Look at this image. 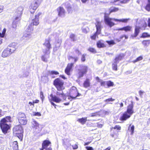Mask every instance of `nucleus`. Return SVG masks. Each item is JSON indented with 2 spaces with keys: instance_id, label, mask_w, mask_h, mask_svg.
<instances>
[{
  "instance_id": "1",
  "label": "nucleus",
  "mask_w": 150,
  "mask_h": 150,
  "mask_svg": "<svg viewBox=\"0 0 150 150\" xmlns=\"http://www.w3.org/2000/svg\"><path fill=\"white\" fill-rule=\"evenodd\" d=\"M11 117L10 116L6 117L2 119L0 122V127L2 132L4 134L7 133L10 128L9 124L11 122Z\"/></svg>"
},
{
  "instance_id": "2",
  "label": "nucleus",
  "mask_w": 150,
  "mask_h": 150,
  "mask_svg": "<svg viewBox=\"0 0 150 150\" xmlns=\"http://www.w3.org/2000/svg\"><path fill=\"white\" fill-rule=\"evenodd\" d=\"M130 19L129 18L118 19L114 18H110L105 15L104 16L105 22L107 25H108L110 27H111L115 25V24L112 22V20L116 21L126 23Z\"/></svg>"
},
{
  "instance_id": "3",
  "label": "nucleus",
  "mask_w": 150,
  "mask_h": 150,
  "mask_svg": "<svg viewBox=\"0 0 150 150\" xmlns=\"http://www.w3.org/2000/svg\"><path fill=\"white\" fill-rule=\"evenodd\" d=\"M31 127L34 132L36 134L39 133L42 130V125L34 120L31 122Z\"/></svg>"
},
{
  "instance_id": "4",
  "label": "nucleus",
  "mask_w": 150,
  "mask_h": 150,
  "mask_svg": "<svg viewBox=\"0 0 150 150\" xmlns=\"http://www.w3.org/2000/svg\"><path fill=\"white\" fill-rule=\"evenodd\" d=\"M64 84L63 81L59 78L56 79L54 81V84L57 90H63L64 89Z\"/></svg>"
},
{
  "instance_id": "5",
  "label": "nucleus",
  "mask_w": 150,
  "mask_h": 150,
  "mask_svg": "<svg viewBox=\"0 0 150 150\" xmlns=\"http://www.w3.org/2000/svg\"><path fill=\"white\" fill-rule=\"evenodd\" d=\"M41 1V0H34L32 2L29 7L30 11L31 13L34 12V11L32 12V10H35L39 6Z\"/></svg>"
},
{
  "instance_id": "6",
  "label": "nucleus",
  "mask_w": 150,
  "mask_h": 150,
  "mask_svg": "<svg viewBox=\"0 0 150 150\" xmlns=\"http://www.w3.org/2000/svg\"><path fill=\"white\" fill-rule=\"evenodd\" d=\"M80 69H78V78H80L83 77L84 74L87 72L88 67L84 65H80Z\"/></svg>"
},
{
  "instance_id": "7",
  "label": "nucleus",
  "mask_w": 150,
  "mask_h": 150,
  "mask_svg": "<svg viewBox=\"0 0 150 150\" xmlns=\"http://www.w3.org/2000/svg\"><path fill=\"white\" fill-rule=\"evenodd\" d=\"M147 24L145 21L142 20H137V23L136 26L141 28L142 30H144L146 27Z\"/></svg>"
},
{
  "instance_id": "8",
  "label": "nucleus",
  "mask_w": 150,
  "mask_h": 150,
  "mask_svg": "<svg viewBox=\"0 0 150 150\" xmlns=\"http://www.w3.org/2000/svg\"><path fill=\"white\" fill-rule=\"evenodd\" d=\"M69 94L73 97L74 99H75L76 97L81 95V94L77 91L76 88L74 86L72 87L71 89Z\"/></svg>"
},
{
  "instance_id": "9",
  "label": "nucleus",
  "mask_w": 150,
  "mask_h": 150,
  "mask_svg": "<svg viewBox=\"0 0 150 150\" xmlns=\"http://www.w3.org/2000/svg\"><path fill=\"white\" fill-rule=\"evenodd\" d=\"M51 144V142L49 140H45L44 141L42 144V148L40 150H52V148L47 147Z\"/></svg>"
},
{
  "instance_id": "10",
  "label": "nucleus",
  "mask_w": 150,
  "mask_h": 150,
  "mask_svg": "<svg viewBox=\"0 0 150 150\" xmlns=\"http://www.w3.org/2000/svg\"><path fill=\"white\" fill-rule=\"evenodd\" d=\"M41 13L40 12L38 13L35 15L34 18H33L31 20L30 24L33 26L34 25H37L39 23V17L41 15Z\"/></svg>"
},
{
  "instance_id": "11",
  "label": "nucleus",
  "mask_w": 150,
  "mask_h": 150,
  "mask_svg": "<svg viewBox=\"0 0 150 150\" xmlns=\"http://www.w3.org/2000/svg\"><path fill=\"white\" fill-rule=\"evenodd\" d=\"M7 48L8 49L11 53L12 54L14 52L17 48V44L15 43H12L9 45Z\"/></svg>"
},
{
  "instance_id": "12",
  "label": "nucleus",
  "mask_w": 150,
  "mask_h": 150,
  "mask_svg": "<svg viewBox=\"0 0 150 150\" xmlns=\"http://www.w3.org/2000/svg\"><path fill=\"white\" fill-rule=\"evenodd\" d=\"M13 131L16 134H21L23 132V129L21 125L15 126L13 128Z\"/></svg>"
},
{
  "instance_id": "13",
  "label": "nucleus",
  "mask_w": 150,
  "mask_h": 150,
  "mask_svg": "<svg viewBox=\"0 0 150 150\" xmlns=\"http://www.w3.org/2000/svg\"><path fill=\"white\" fill-rule=\"evenodd\" d=\"M58 12V16L61 17H64L65 16V11L64 8L59 7L57 9Z\"/></svg>"
},
{
  "instance_id": "14",
  "label": "nucleus",
  "mask_w": 150,
  "mask_h": 150,
  "mask_svg": "<svg viewBox=\"0 0 150 150\" xmlns=\"http://www.w3.org/2000/svg\"><path fill=\"white\" fill-rule=\"evenodd\" d=\"M133 107L134 105L133 104V102L132 101L131 104L127 106V110L125 112L131 115L134 113Z\"/></svg>"
},
{
  "instance_id": "15",
  "label": "nucleus",
  "mask_w": 150,
  "mask_h": 150,
  "mask_svg": "<svg viewBox=\"0 0 150 150\" xmlns=\"http://www.w3.org/2000/svg\"><path fill=\"white\" fill-rule=\"evenodd\" d=\"M73 65L74 64L73 63H69L68 64L65 70V72L67 75H70V72L72 70Z\"/></svg>"
},
{
  "instance_id": "16",
  "label": "nucleus",
  "mask_w": 150,
  "mask_h": 150,
  "mask_svg": "<svg viewBox=\"0 0 150 150\" xmlns=\"http://www.w3.org/2000/svg\"><path fill=\"white\" fill-rule=\"evenodd\" d=\"M21 19L19 17H16L14 20L13 21L12 27L13 28H16L19 25L20 23L19 21Z\"/></svg>"
},
{
  "instance_id": "17",
  "label": "nucleus",
  "mask_w": 150,
  "mask_h": 150,
  "mask_svg": "<svg viewBox=\"0 0 150 150\" xmlns=\"http://www.w3.org/2000/svg\"><path fill=\"white\" fill-rule=\"evenodd\" d=\"M23 10V8L22 6L18 7L16 11V17H19L21 19V16L22 13V11Z\"/></svg>"
},
{
  "instance_id": "18",
  "label": "nucleus",
  "mask_w": 150,
  "mask_h": 150,
  "mask_svg": "<svg viewBox=\"0 0 150 150\" xmlns=\"http://www.w3.org/2000/svg\"><path fill=\"white\" fill-rule=\"evenodd\" d=\"M51 100L57 103H59L62 101V99L59 97L56 96H53L52 94L50 95Z\"/></svg>"
},
{
  "instance_id": "19",
  "label": "nucleus",
  "mask_w": 150,
  "mask_h": 150,
  "mask_svg": "<svg viewBox=\"0 0 150 150\" xmlns=\"http://www.w3.org/2000/svg\"><path fill=\"white\" fill-rule=\"evenodd\" d=\"M12 54L9 50L7 47L3 51L2 53V56L3 57H7Z\"/></svg>"
},
{
  "instance_id": "20",
  "label": "nucleus",
  "mask_w": 150,
  "mask_h": 150,
  "mask_svg": "<svg viewBox=\"0 0 150 150\" xmlns=\"http://www.w3.org/2000/svg\"><path fill=\"white\" fill-rule=\"evenodd\" d=\"M95 25L97 32H98V34H100L102 28L101 22L98 21H97L96 23H95Z\"/></svg>"
},
{
  "instance_id": "21",
  "label": "nucleus",
  "mask_w": 150,
  "mask_h": 150,
  "mask_svg": "<svg viewBox=\"0 0 150 150\" xmlns=\"http://www.w3.org/2000/svg\"><path fill=\"white\" fill-rule=\"evenodd\" d=\"M44 46L46 47V51L45 52L49 51L52 48L50 41L48 40H45V43L43 44Z\"/></svg>"
},
{
  "instance_id": "22",
  "label": "nucleus",
  "mask_w": 150,
  "mask_h": 150,
  "mask_svg": "<svg viewBox=\"0 0 150 150\" xmlns=\"http://www.w3.org/2000/svg\"><path fill=\"white\" fill-rule=\"evenodd\" d=\"M131 116V115L125 112L120 117V120L122 121H125L130 118Z\"/></svg>"
},
{
  "instance_id": "23",
  "label": "nucleus",
  "mask_w": 150,
  "mask_h": 150,
  "mask_svg": "<svg viewBox=\"0 0 150 150\" xmlns=\"http://www.w3.org/2000/svg\"><path fill=\"white\" fill-rule=\"evenodd\" d=\"M31 38V35L30 33H24L22 37V40H24L26 41L28 40Z\"/></svg>"
},
{
  "instance_id": "24",
  "label": "nucleus",
  "mask_w": 150,
  "mask_h": 150,
  "mask_svg": "<svg viewBox=\"0 0 150 150\" xmlns=\"http://www.w3.org/2000/svg\"><path fill=\"white\" fill-rule=\"evenodd\" d=\"M58 91L56 93V95L57 96H60L62 97L63 99L64 100H66V96L63 93L62 90H58Z\"/></svg>"
},
{
  "instance_id": "25",
  "label": "nucleus",
  "mask_w": 150,
  "mask_h": 150,
  "mask_svg": "<svg viewBox=\"0 0 150 150\" xmlns=\"http://www.w3.org/2000/svg\"><path fill=\"white\" fill-rule=\"evenodd\" d=\"M65 7L67 9V11L69 13H71L72 12V8L68 2H66L65 4Z\"/></svg>"
},
{
  "instance_id": "26",
  "label": "nucleus",
  "mask_w": 150,
  "mask_h": 150,
  "mask_svg": "<svg viewBox=\"0 0 150 150\" xmlns=\"http://www.w3.org/2000/svg\"><path fill=\"white\" fill-rule=\"evenodd\" d=\"M18 120L19 123L22 125H25L27 123V120L26 117L21 119H18Z\"/></svg>"
},
{
  "instance_id": "27",
  "label": "nucleus",
  "mask_w": 150,
  "mask_h": 150,
  "mask_svg": "<svg viewBox=\"0 0 150 150\" xmlns=\"http://www.w3.org/2000/svg\"><path fill=\"white\" fill-rule=\"evenodd\" d=\"M87 117H82L81 118H79L78 119L77 121L82 125L84 124L87 120Z\"/></svg>"
},
{
  "instance_id": "28",
  "label": "nucleus",
  "mask_w": 150,
  "mask_h": 150,
  "mask_svg": "<svg viewBox=\"0 0 150 150\" xmlns=\"http://www.w3.org/2000/svg\"><path fill=\"white\" fill-rule=\"evenodd\" d=\"M33 26L31 24H30L27 27L26 29L25 30V31L27 33H30V32L33 31Z\"/></svg>"
},
{
  "instance_id": "29",
  "label": "nucleus",
  "mask_w": 150,
  "mask_h": 150,
  "mask_svg": "<svg viewBox=\"0 0 150 150\" xmlns=\"http://www.w3.org/2000/svg\"><path fill=\"white\" fill-rule=\"evenodd\" d=\"M125 55L124 54L122 53L119 54L117 57H116L115 59V61L118 62L119 61L121 60L122 58L124 57Z\"/></svg>"
},
{
  "instance_id": "30",
  "label": "nucleus",
  "mask_w": 150,
  "mask_h": 150,
  "mask_svg": "<svg viewBox=\"0 0 150 150\" xmlns=\"http://www.w3.org/2000/svg\"><path fill=\"white\" fill-rule=\"evenodd\" d=\"M83 85L84 87L86 88L90 86V82L88 79H86L83 83Z\"/></svg>"
},
{
  "instance_id": "31",
  "label": "nucleus",
  "mask_w": 150,
  "mask_h": 150,
  "mask_svg": "<svg viewBox=\"0 0 150 150\" xmlns=\"http://www.w3.org/2000/svg\"><path fill=\"white\" fill-rule=\"evenodd\" d=\"M140 28L136 26L134 31V35H132V37H136L138 35L139 32V29Z\"/></svg>"
},
{
  "instance_id": "32",
  "label": "nucleus",
  "mask_w": 150,
  "mask_h": 150,
  "mask_svg": "<svg viewBox=\"0 0 150 150\" xmlns=\"http://www.w3.org/2000/svg\"><path fill=\"white\" fill-rule=\"evenodd\" d=\"M25 117L26 116L25 114L24 113L21 112H19L17 115V117L18 119H18H21Z\"/></svg>"
},
{
  "instance_id": "33",
  "label": "nucleus",
  "mask_w": 150,
  "mask_h": 150,
  "mask_svg": "<svg viewBox=\"0 0 150 150\" xmlns=\"http://www.w3.org/2000/svg\"><path fill=\"white\" fill-rule=\"evenodd\" d=\"M119 62L114 60L112 64V69L113 70L117 71V64Z\"/></svg>"
},
{
  "instance_id": "34",
  "label": "nucleus",
  "mask_w": 150,
  "mask_h": 150,
  "mask_svg": "<svg viewBox=\"0 0 150 150\" xmlns=\"http://www.w3.org/2000/svg\"><path fill=\"white\" fill-rule=\"evenodd\" d=\"M142 43L144 47H147L150 44V40H144L142 41Z\"/></svg>"
},
{
  "instance_id": "35",
  "label": "nucleus",
  "mask_w": 150,
  "mask_h": 150,
  "mask_svg": "<svg viewBox=\"0 0 150 150\" xmlns=\"http://www.w3.org/2000/svg\"><path fill=\"white\" fill-rule=\"evenodd\" d=\"M134 125H132L131 126V124H130L128 127V129L131 132V134L132 135L134 132Z\"/></svg>"
},
{
  "instance_id": "36",
  "label": "nucleus",
  "mask_w": 150,
  "mask_h": 150,
  "mask_svg": "<svg viewBox=\"0 0 150 150\" xmlns=\"http://www.w3.org/2000/svg\"><path fill=\"white\" fill-rule=\"evenodd\" d=\"M13 147L14 150H18V143L17 141H14L13 144Z\"/></svg>"
},
{
  "instance_id": "37",
  "label": "nucleus",
  "mask_w": 150,
  "mask_h": 150,
  "mask_svg": "<svg viewBox=\"0 0 150 150\" xmlns=\"http://www.w3.org/2000/svg\"><path fill=\"white\" fill-rule=\"evenodd\" d=\"M118 8L114 7H110L109 9V11L110 14L112 12H115L117 11L118 10Z\"/></svg>"
},
{
  "instance_id": "38",
  "label": "nucleus",
  "mask_w": 150,
  "mask_h": 150,
  "mask_svg": "<svg viewBox=\"0 0 150 150\" xmlns=\"http://www.w3.org/2000/svg\"><path fill=\"white\" fill-rule=\"evenodd\" d=\"M97 45L98 47L99 48L103 47L105 46L104 44L100 41H98L97 42Z\"/></svg>"
},
{
  "instance_id": "39",
  "label": "nucleus",
  "mask_w": 150,
  "mask_h": 150,
  "mask_svg": "<svg viewBox=\"0 0 150 150\" xmlns=\"http://www.w3.org/2000/svg\"><path fill=\"white\" fill-rule=\"evenodd\" d=\"M145 9L148 11H150V0H147V3Z\"/></svg>"
},
{
  "instance_id": "40",
  "label": "nucleus",
  "mask_w": 150,
  "mask_h": 150,
  "mask_svg": "<svg viewBox=\"0 0 150 150\" xmlns=\"http://www.w3.org/2000/svg\"><path fill=\"white\" fill-rule=\"evenodd\" d=\"M82 31L85 33H87L89 31V29L88 27H83L82 28Z\"/></svg>"
},
{
  "instance_id": "41",
  "label": "nucleus",
  "mask_w": 150,
  "mask_h": 150,
  "mask_svg": "<svg viewBox=\"0 0 150 150\" xmlns=\"http://www.w3.org/2000/svg\"><path fill=\"white\" fill-rule=\"evenodd\" d=\"M114 85L113 83L110 81H107V88L112 86Z\"/></svg>"
},
{
  "instance_id": "42",
  "label": "nucleus",
  "mask_w": 150,
  "mask_h": 150,
  "mask_svg": "<svg viewBox=\"0 0 150 150\" xmlns=\"http://www.w3.org/2000/svg\"><path fill=\"white\" fill-rule=\"evenodd\" d=\"M150 37V35L148 34L147 33H142V36L141 37V38H145Z\"/></svg>"
},
{
  "instance_id": "43",
  "label": "nucleus",
  "mask_w": 150,
  "mask_h": 150,
  "mask_svg": "<svg viewBox=\"0 0 150 150\" xmlns=\"http://www.w3.org/2000/svg\"><path fill=\"white\" fill-rule=\"evenodd\" d=\"M100 85L103 86L105 88H107V81H104L102 80L100 82Z\"/></svg>"
},
{
  "instance_id": "44",
  "label": "nucleus",
  "mask_w": 150,
  "mask_h": 150,
  "mask_svg": "<svg viewBox=\"0 0 150 150\" xmlns=\"http://www.w3.org/2000/svg\"><path fill=\"white\" fill-rule=\"evenodd\" d=\"M131 28L132 27L129 26H127L124 27V30L125 31H130Z\"/></svg>"
},
{
  "instance_id": "45",
  "label": "nucleus",
  "mask_w": 150,
  "mask_h": 150,
  "mask_svg": "<svg viewBox=\"0 0 150 150\" xmlns=\"http://www.w3.org/2000/svg\"><path fill=\"white\" fill-rule=\"evenodd\" d=\"M143 59V57L142 56H140L137 57L136 59L134 60L133 61V62L134 63H135L137 62L140 61L142 60Z\"/></svg>"
},
{
  "instance_id": "46",
  "label": "nucleus",
  "mask_w": 150,
  "mask_h": 150,
  "mask_svg": "<svg viewBox=\"0 0 150 150\" xmlns=\"http://www.w3.org/2000/svg\"><path fill=\"white\" fill-rule=\"evenodd\" d=\"M99 34H98V32H97V31H96L93 35L91 36V38L93 40L95 39L96 37Z\"/></svg>"
},
{
  "instance_id": "47",
  "label": "nucleus",
  "mask_w": 150,
  "mask_h": 150,
  "mask_svg": "<svg viewBox=\"0 0 150 150\" xmlns=\"http://www.w3.org/2000/svg\"><path fill=\"white\" fill-rule=\"evenodd\" d=\"M88 50L90 51V52H91L93 53H96V50L94 48H93L89 47L88 49Z\"/></svg>"
},
{
  "instance_id": "48",
  "label": "nucleus",
  "mask_w": 150,
  "mask_h": 150,
  "mask_svg": "<svg viewBox=\"0 0 150 150\" xmlns=\"http://www.w3.org/2000/svg\"><path fill=\"white\" fill-rule=\"evenodd\" d=\"M49 72L50 74H52L57 75L59 74V73L58 72L54 71H49Z\"/></svg>"
},
{
  "instance_id": "49",
  "label": "nucleus",
  "mask_w": 150,
  "mask_h": 150,
  "mask_svg": "<svg viewBox=\"0 0 150 150\" xmlns=\"http://www.w3.org/2000/svg\"><path fill=\"white\" fill-rule=\"evenodd\" d=\"M75 35L73 34H71L70 36V38L71 39V40L73 41H75L76 40L75 38Z\"/></svg>"
},
{
  "instance_id": "50",
  "label": "nucleus",
  "mask_w": 150,
  "mask_h": 150,
  "mask_svg": "<svg viewBox=\"0 0 150 150\" xmlns=\"http://www.w3.org/2000/svg\"><path fill=\"white\" fill-rule=\"evenodd\" d=\"M115 100V99H113L112 98H109L107 99H106L105 100H104V102H109L110 101H114Z\"/></svg>"
},
{
  "instance_id": "51",
  "label": "nucleus",
  "mask_w": 150,
  "mask_h": 150,
  "mask_svg": "<svg viewBox=\"0 0 150 150\" xmlns=\"http://www.w3.org/2000/svg\"><path fill=\"white\" fill-rule=\"evenodd\" d=\"M112 128H113L114 129H117V130H120L121 127L119 125H117L115 126L114 127H112Z\"/></svg>"
},
{
  "instance_id": "52",
  "label": "nucleus",
  "mask_w": 150,
  "mask_h": 150,
  "mask_svg": "<svg viewBox=\"0 0 150 150\" xmlns=\"http://www.w3.org/2000/svg\"><path fill=\"white\" fill-rule=\"evenodd\" d=\"M107 42L109 45H113L115 44L114 41L113 40H111L110 41H107Z\"/></svg>"
},
{
  "instance_id": "53",
  "label": "nucleus",
  "mask_w": 150,
  "mask_h": 150,
  "mask_svg": "<svg viewBox=\"0 0 150 150\" xmlns=\"http://www.w3.org/2000/svg\"><path fill=\"white\" fill-rule=\"evenodd\" d=\"M40 98H41V99H42V101H43V99L44 98V97L43 92L42 91H41L40 92Z\"/></svg>"
},
{
  "instance_id": "54",
  "label": "nucleus",
  "mask_w": 150,
  "mask_h": 150,
  "mask_svg": "<svg viewBox=\"0 0 150 150\" xmlns=\"http://www.w3.org/2000/svg\"><path fill=\"white\" fill-rule=\"evenodd\" d=\"M86 55V54H84L82 55V57L81 58V60L82 62H84L85 61V57Z\"/></svg>"
},
{
  "instance_id": "55",
  "label": "nucleus",
  "mask_w": 150,
  "mask_h": 150,
  "mask_svg": "<svg viewBox=\"0 0 150 150\" xmlns=\"http://www.w3.org/2000/svg\"><path fill=\"white\" fill-rule=\"evenodd\" d=\"M139 94L141 97H142L143 94L145 93V92L144 91L140 90L139 91Z\"/></svg>"
},
{
  "instance_id": "56",
  "label": "nucleus",
  "mask_w": 150,
  "mask_h": 150,
  "mask_svg": "<svg viewBox=\"0 0 150 150\" xmlns=\"http://www.w3.org/2000/svg\"><path fill=\"white\" fill-rule=\"evenodd\" d=\"M42 60L45 62H47V59L45 57V55L42 56L41 57Z\"/></svg>"
},
{
  "instance_id": "57",
  "label": "nucleus",
  "mask_w": 150,
  "mask_h": 150,
  "mask_svg": "<svg viewBox=\"0 0 150 150\" xmlns=\"http://www.w3.org/2000/svg\"><path fill=\"white\" fill-rule=\"evenodd\" d=\"M73 149H76L78 148V146L77 144H75L74 145L72 146Z\"/></svg>"
},
{
  "instance_id": "58",
  "label": "nucleus",
  "mask_w": 150,
  "mask_h": 150,
  "mask_svg": "<svg viewBox=\"0 0 150 150\" xmlns=\"http://www.w3.org/2000/svg\"><path fill=\"white\" fill-rule=\"evenodd\" d=\"M29 75V72L28 71H26L23 74V76L24 77H27Z\"/></svg>"
},
{
  "instance_id": "59",
  "label": "nucleus",
  "mask_w": 150,
  "mask_h": 150,
  "mask_svg": "<svg viewBox=\"0 0 150 150\" xmlns=\"http://www.w3.org/2000/svg\"><path fill=\"white\" fill-rule=\"evenodd\" d=\"M86 148L87 150H93V149L92 147L91 146H86Z\"/></svg>"
},
{
  "instance_id": "60",
  "label": "nucleus",
  "mask_w": 150,
  "mask_h": 150,
  "mask_svg": "<svg viewBox=\"0 0 150 150\" xmlns=\"http://www.w3.org/2000/svg\"><path fill=\"white\" fill-rule=\"evenodd\" d=\"M52 101L51 100V99H50V101L51 103V104L52 105L54 106V107L55 108H56V105L53 102H52Z\"/></svg>"
},
{
  "instance_id": "61",
  "label": "nucleus",
  "mask_w": 150,
  "mask_h": 150,
  "mask_svg": "<svg viewBox=\"0 0 150 150\" xmlns=\"http://www.w3.org/2000/svg\"><path fill=\"white\" fill-rule=\"evenodd\" d=\"M96 80L98 81V82H101V81L102 80L100 79L98 77H96Z\"/></svg>"
},
{
  "instance_id": "62",
  "label": "nucleus",
  "mask_w": 150,
  "mask_h": 150,
  "mask_svg": "<svg viewBox=\"0 0 150 150\" xmlns=\"http://www.w3.org/2000/svg\"><path fill=\"white\" fill-rule=\"evenodd\" d=\"M34 115L38 116H40L41 115V114L39 112H35Z\"/></svg>"
},
{
  "instance_id": "63",
  "label": "nucleus",
  "mask_w": 150,
  "mask_h": 150,
  "mask_svg": "<svg viewBox=\"0 0 150 150\" xmlns=\"http://www.w3.org/2000/svg\"><path fill=\"white\" fill-rule=\"evenodd\" d=\"M132 71L131 70H129L128 71H127L125 72V74H126L127 75L130 74L132 73Z\"/></svg>"
},
{
  "instance_id": "64",
  "label": "nucleus",
  "mask_w": 150,
  "mask_h": 150,
  "mask_svg": "<svg viewBox=\"0 0 150 150\" xmlns=\"http://www.w3.org/2000/svg\"><path fill=\"white\" fill-rule=\"evenodd\" d=\"M76 53L78 55H79L81 54V52L78 49H76Z\"/></svg>"
}]
</instances>
